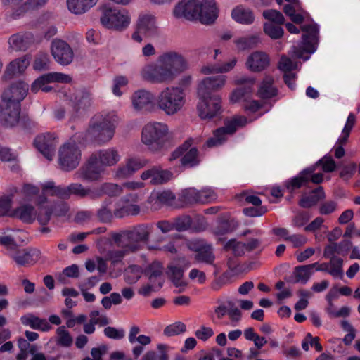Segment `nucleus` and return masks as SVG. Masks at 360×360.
<instances>
[{
	"instance_id": "16",
	"label": "nucleus",
	"mask_w": 360,
	"mask_h": 360,
	"mask_svg": "<svg viewBox=\"0 0 360 360\" xmlns=\"http://www.w3.org/2000/svg\"><path fill=\"white\" fill-rule=\"evenodd\" d=\"M20 105L8 101L0 103V122L5 127H13L20 120Z\"/></svg>"
},
{
	"instance_id": "20",
	"label": "nucleus",
	"mask_w": 360,
	"mask_h": 360,
	"mask_svg": "<svg viewBox=\"0 0 360 360\" xmlns=\"http://www.w3.org/2000/svg\"><path fill=\"white\" fill-rule=\"evenodd\" d=\"M28 88V84L23 82L13 83L4 90L1 96V101L20 105V102L27 96Z\"/></svg>"
},
{
	"instance_id": "61",
	"label": "nucleus",
	"mask_w": 360,
	"mask_h": 360,
	"mask_svg": "<svg viewBox=\"0 0 360 360\" xmlns=\"http://www.w3.org/2000/svg\"><path fill=\"white\" fill-rule=\"evenodd\" d=\"M120 250H114L109 251L108 253V259L112 263L115 264L120 262L124 256L128 254L132 253L128 250L127 247H120Z\"/></svg>"
},
{
	"instance_id": "60",
	"label": "nucleus",
	"mask_w": 360,
	"mask_h": 360,
	"mask_svg": "<svg viewBox=\"0 0 360 360\" xmlns=\"http://www.w3.org/2000/svg\"><path fill=\"white\" fill-rule=\"evenodd\" d=\"M186 331V325L182 322H175L173 324L167 326L164 329V334L166 336H174Z\"/></svg>"
},
{
	"instance_id": "47",
	"label": "nucleus",
	"mask_w": 360,
	"mask_h": 360,
	"mask_svg": "<svg viewBox=\"0 0 360 360\" xmlns=\"http://www.w3.org/2000/svg\"><path fill=\"white\" fill-rule=\"evenodd\" d=\"M314 271H311L307 265L297 266L294 269L295 283L305 284L309 280Z\"/></svg>"
},
{
	"instance_id": "30",
	"label": "nucleus",
	"mask_w": 360,
	"mask_h": 360,
	"mask_svg": "<svg viewBox=\"0 0 360 360\" xmlns=\"http://www.w3.org/2000/svg\"><path fill=\"white\" fill-rule=\"evenodd\" d=\"M326 198V193L322 186L312 190L307 195H303L299 200L298 205L302 208H311Z\"/></svg>"
},
{
	"instance_id": "18",
	"label": "nucleus",
	"mask_w": 360,
	"mask_h": 360,
	"mask_svg": "<svg viewBox=\"0 0 360 360\" xmlns=\"http://www.w3.org/2000/svg\"><path fill=\"white\" fill-rule=\"evenodd\" d=\"M35 41L34 36L30 32H21L11 35L8 39V49L11 51H25Z\"/></svg>"
},
{
	"instance_id": "55",
	"label": "nucleus",
	"mask_w": 360,
	"mask_h": 360,
	"mask_svg": "<svg viewBox=\"0 0 360 360\" xmlns=\"http://www.w3.org/2000/svg\"><path fill=\"white\" fill-rule=\"evenodd\" d=\"M217 198L216 193L210 188L198 190L199 203L205 204L214 201Z\"/></svg>"
},
{
	"instance_id": "46",
	"label": "nucleus",
	"mask_w": 360,
	"mask_h": 360,
	"mask_svg": "<svg viewBox=\"0 0 360 360\" xmlns=\"http://www.w3.org/2000/svg\"><path fill=\"white\" fill-rule=\"evenodd\" d=\"M181 162L186 167H193L200 162L198 150L196 148H192L187 151L181 159Z\"/></svg>"
},
{
	"instance_id": "40",
	"label": "nucleus",
	"mask_w": 360,
	"mask_h": 360,
	"mask_svg": "<svg viewBox=\"0 0 360 360\" xmlns=\"http://www.w3.org/2000/svg\"><path fill=\"white\" fill-rule=\"evenodd\" d=\"M70 197L71 195H76L79 198H84L90 197L92 199L101 197V194H96L89 188H85L82 184L79 183L70 184L69 186Z\"/></svg>"
},
{
	"instance_id": "38",
	"label": "nucleus",
	"mask_w": 360,
	"mask_h": 360,
	"mask_svg": "<svg viewBox=\"0 0 360 360\" xmlns=\"http://www.w3.org/2000/svg\"><path fill=\"white\" fill-rule=\"evenodd\" d=\"M255 79L250 77H243L239 80L240 84H248L247 86L239 87L234 90L231 96L230 100L232 103H236L240 101L245 96L250 94L252 91V86L255 83Z\"/></svg>"
},
{
	"instance_id": "49",
	"label": "nucleus",
	"mask_w": 360,
	"mask_h": 360,
	"mask_svg": "<svg viewBox=\"0 0 360 360\" xmlns=\"http://www.w3.org/2000/svg\"><path fill=\"white\" fill-rule=\"evenodd\" d=\"M170 278L176 287H186L187 283L182 280L184 270L179 267L173 265L168 266Z\"/></svg>"
},
{
	"instance_id": "51",
	"label": "nucleus",
	"mask_w": 360,
	"mask_h": 360,
	"mask_svg": "<svg viewBox=\"0 0 360 360\" xmlns=\"http://www.w3.org/2000/svg\"><path fill=\"white\" fill-rule=\"evenodd\" d=\"M307 172L308 170L302 171L297 176L292 179L291 181L288 184L287 188L291 193L293 192L295 189L300 188L304 186H307L308 181L306 174H307Z\"/></svg>"
},
{
	"instance_id": "54",
	"label": "nucleus",
	"mask_w": 360,
	"mask_h": 360,
	"mask_svg": "<svg viewBox=\"0 0 360 360\" xmlns=\"http://www.w3.org/2000/svg\"><path fill=\"white\" fill-rule=\"evenodd\" d=\"M13 194L4 195L0 198V217L5 216L11 217V209L13 201Z\"/></svg>"
},
{
	"instance_id": "23",
	"label": "nucleus",
	"mask_w": 360,
	"mask_h": 360,
	"mask_svg": "<svg viewBox=\"0 0 360 360\" xmlns=\"http://www.w3.org/2000/svg\"><path fill=\"white\" fill-rule=\"evenodd\" d=\"M72 102L75 114L72 115L71 119H75L76 117L83 114L91 106V94L86 89L77 90L74 94Z\"/></svg>"
},
{
	"instance_id": "45",
	"label": "nucleus",
	"mask_w": 360,
	"mask_h": 360,
	"mask_svg": "<svg viewBox=\"0 0 360 360\" xmlns=\"http://www.w3.org/2000/svg\"><path fill=\"white\" fill-rule=\"evenodd\" d=\"M179 200L185 205L199 203L198 190L195 188H188L181 191L179 197Z\"/></svg>"
},
{
	"instance_id": "26",
	"label": "nucleus",
	"mask_w": 360,
	"mask_h": 360,
	"mask_svg": "<svg viewBox=\"0 0 360 360\" xmlns=\"http://www.w3.org/2000/svg\"><path fill=\"white\" fill-rule=\"evenodd\" d=\"M329 263H321L318 265L316 271H325L330 274L333 277H338L342 278L343 277V260L338 257H329Z\"/></svg>"
},
{
	"instance_id": "15",
	"label": "nucleus",
	"mask_w": 360,
	"mask_h": 360,
	"mask_svg": "<svg viewBox=\"0 0 360 360\" xmlns=\"http://www.w3.org/2000/svg\"><path fill=\"white\" fill-rule=\"evenodd\" d=\"M51 53L55 60L62 65L70 64L74 58L71 46L64 40L55 39L51 41Z\"/></svg>"
},
{
	"instance_id": "1",
	"label": "nucleus",
	"mask_w": 360,
	"mask_h": 360,
	"mask_svg": "<svg viewBox=\"0 0 360 360\" xmlns=\"http://www.w3.org/2000/svg\"><path fill=\"white\" fill-rule=\"evenodd\" d=\"M187 68L188 63L181 54L169 51L160 55L156 63L145 65L140 75L151 84H169Z\"/></svg>"
},
{
	"instance_id": "22",
	"label": "nucleus",
	"mask_w": 360,
	"mask_h": 360,
	"mask_svg": "<svg viewBox=\"0 0 360 360\" xmlns=\"http://www.w3.org/2000/svg\"><path fill=\"white\" fill-rule=\"evenodd\" d=\"M172 176L173 174L169 170L164 169L160 165H155L143 172L141 179L144 181L150 179V183L153 185H160L172 179Z\"/></svg>"
},
{
	"instance_id": "63",
	"label": "nucleus",
	"mask_w": 360,
	"mask_h": 360,
	"mask_svg": "<svg viewBox=\"0 0 360 360\" xmlns=\"http://www.w3.org/2000/svg\"><path fill=\"white\" fill-rule=\"evenodd\" d=\"M191 223L192 220L189 216H182L175 219L173 222L174 229L178 231H184L190 228Z\"/></svg>"
},
{
	"instance_id": "21",
	"label": "nucleus",
	"mask_w": 360,
	"mask_h": 360,
	"mask_svg": "<svg viewBox=\"0 0 360 360\" xmlns=\"http://www.w3.org/2000/svg\"><path fill=\"white\" fill-rule=\"evenodd\" d=\"M35 147L49 160L55 155L56 141L54 134L47 133L37 136L34 141Z\"/></svg>"
},
{
	"instance_id": "39",
	"label": "nucleus",
	"mask_w": 360,
	"mask_h": 360,
	"mask_svg": "<svg viewBox=\"0 0 360 360\" xmlns=\"http://www.w3.org/2000/svg\"><path fill=\"white\" fill-rule=\"evenodd\" d=\"M274 80L271 76H266L258 90V95L263 99L271 98L277 95L278 91L274 86Z\"/></svg>"
},
{
	"instance_id": "37",
	"label": "nucleus",
	"mask_w": 360,
	"mask_h": 360,
	"mask_svg": "<svg viewBox=\"0 0 360 360\" xmlns=\"http://www.w3.org/2000/svg\"><path fill=\"white\" fill-rule=\"evenodd\" d=\"M283 10L293 22L301 24L304 21L305 11L302 8L300 2L287 4L283 6Z\"/></svg>"
},
{
	"instance_id": "57",
	"label": "nucleus",
	"mask_w": 360,
	"mask_h": 360,
	"mask_svg": "<svg viewBox=\"0 0 360 360\" xmlns=\"http://www.w3.org/2000/svg\"><path fill=\"white\" fill-rule=\"evenodd\" d=\"M224 248L227 250H231L237 257L242 256L246 251L244 243L238 242L236 240H229Z\"/></svg>"
},
{
	"instance_id": "50",
	"label": "nucleus",
	"mask_w": 360,
	"mask_h": 360,
	"mask_svg": "<svg viewBox=\"0 0 360 360\" xmlns=\"http://www.w3.org/2000/svg\"><path fill=\"white\" fill-rule=\"evenodd\" d=\"M47 74L43 75L37 78L31 85V91L37 93L39 90L44 92H49L52 90V87L49 85V83L53 82L52 80H48L46 77Z\"/></svg>"
},
{
	"instance_id": "32",
	"label": "nucleus",
	"mask_w": 360,
	"mask_h": 360,
	"mask_svg": "<svg viewBox=\"0 0 360 360\" xmlns=\"http://www.w3.org/2000/svg\"><path fill=\"white\" fill-rule=\"evenodd\" d=\"M231 17L236 22L243 25H250L255 20L252 11L243 5H238L233 8Z\"/></svg>"
},
{
	"instance_id": "28",
	"label": "nucleus",
	"mask_w": 360,
	"mask_h": 360,
	"mask_svg": "<svg viewBox=\"0 0 360 360\" xmlns=\"http://www.w3.org/2000/svg\"><path fill=\"white\" fill-rule=\"evenodd\" d=\"M154 96L148 91L141 89L134 93L132 96L133 106L136 110H146L151 106Z\"/></svg>"
},
{
	"instance_id": "24",
	"label": "nucleus",
	"mask_w": 360,
	"mask_h": 360,
	"mask_svg": "<svg viewBox=\"0 0 360 360\" xmlns=\"http://www.w3.org/2000/svg\"><path fill=\"white\" fill-rule=\"evenodd\" d=\"M198 17L202 23L209 25L218 17V10L214 0L200 1Z\"/></svg>"
},
{
	"instance_id": "64",
	"label": "nucleus",
	"mask_w": 360,
	"mask_h": 360,
	"mask_svg": "<svg viewBox=\"0 0 360 360\" xmlns=\"http://www.w3.org/2000/svg\"><path fill=\"white\" fill-rule=\"evenodd\" d=\"M163 267L159 262H153L148 269L149 280L154 282L155 279L160 278L162 274Z\"/></svg>"
},
{
	"instance_id": "27",
	"label": "nucleus",
	"mask_w": 360,
	"mask_h": 360,
	"mask_svg": "<svg viewBox=\"0 0 360 360\" xmlns=\"http://www.w3.org/2000/svg\"><path fill=\"white\" fill-rule=\"evenodd\" d=\"M147 164L148 160L145 159L137 158L129 159L124 166L118 168L117 176L120 178L128 177Z\"/></svg>"
},
{
	"instance_id": "19",
	"label": "nucleus",
	"mask_w": 360,
	"mask_h": 360,
	"mask_svg": "<svg viewBox=\"0 0 360 360\" xmlns=\"http://www.w3.org/2000/svg\"><path fill=\"white\" fill-rule=\"evenodd\" d=\"M200 6V0H182L175 6L173 13L176 18L192 20L198 17Z\"/></svg>"
},
{
	"instance_id": "3",
	"label": "nucleus",
	"mask_w": 360,
	"mask_h": 360,
	"mask_svg": "<svg viewBox=\"0 0 360 360\" xmlns=\"http://www.w3.org/2000/svg\"><path fill=\"white\" fill-rule=\"evenodd\" d=\"M153 231V224H141L115 233L112 239L117 247H127L129 251L135 253L142 250L143 245L148 243Z\"/></svg>"
},
{
	"instance_id": "7",
	"label": "nucleus",
	"mask_w": 360,
	"mask_h": 360,
	"mask_svg": "<svg viewBox=\"0 0 360 360\" xmlns=\"http://www.w3.org/2000/svg\"><path fill=\"white\" fill-rule=\"evenodd\" d=\"M248 122L245 117L239 116L224 122V126L214 131L213 137L208 139L205 144L208 148L221 145L227 136L233 134L238 127L245 126Z\"/></svg>"
},
{
	"instance_id": "11",
	"label": "nucleus",
	"mask_w": 360,
	"mask_h": 360,
	"mask_svg": "<svg viewBox=\"0 0 360 360\" xmlns=\"http://www.w3.org/2000/svg\"><path fill=\"white\" fill-rule=\"evenodd\" d=\"M159 30L156 18L150 14L141 15L139 17L136 31L132 34V39L136 42H141V34L147 37L158 35Z\"/></svg>"
},
{
	"instance_id": "14",
	"label": "nucleus",
	"mask_w": 360,
	"mask_h": 360,
	"mask_svg": "<svg viewBox=\"0 0 360 360\" xmlns=\"http://www.w3.org/2000/svg\"><path fill=\"white\" fill-rule=\"evenodd\" d=\"M198 104L199 116L202 119H212L219 116L221 112V98L220 96H214L211 98H200Z\"/></svg>"
},
{
	"instance_id": "33",
	"label": "nucleus",
	"mask_w": 360,
	"mask_h": 360,
	"mask_svg": "<svg viewBox=\"0 0 360 360\" xmlns=\"http://www.w3.org/2000/svg\"><path fill=\"white\" fill-rule=\"evenodd\" d=\"M11 217L18 218L23 223L30 224L35 221L37 212L33 206L22 205L12 212Z\"/></svg>"
},
{
	"instance_id": "36",
	"label": "nucleus",
	"mask_w": 360,
	"mask_h": 360,
	"mask_svg": "<svg viewBox=\"0 0 360 360\" xmlns=\"http://www.w3.org/2000/svg\"><path fill=\"white\" fill-rule=\"evenodd\" d=\"M352 246V242L350 240H342L339 243H332L331 244L326 245L323 251V257L325 258H329L335 257V253L338 255H345L349 250Z\"/></svg>"
},
{
	"instance_id": "35",
	"label": "nucleus",
	"mask_w": 360,
	"mask_h": 360,
	"mask_svg": "<svg viewBox=\"0 0 360 360\" xmlns=\"http://www.w3.org/2000/svg\"><path fill=\"white\" fill-rule=\"evenodd\" d=\"M98 0H67L68 10L75 15H82L94 6Z\"/></svg>"
},
{
	"instance_id": "13",
	"label": "nucleus",
	"mask_w": 360,
	"mask_h": 360,
	"mask_svg": "<svg viewBox=\"0 0 360 360\" xmlns=\"http://www.w3.org/2000/svg\"><path fill=\"white\" fill-rule=\"evenodd\" d=\"M226 77L217 75L204 78L198 84L197 91L199 98H211L219 96L215 94L221 90L226 84Z\"/></svg>"
},
{
	"instance_id": "41",
	"label": "nucleus",
	"mask_w": 360,
	"mask_h": 360,
	"mask_svg": "<svg viewBox=\"0 0 360 360\" xmlns=\"http://www.w3.org/2000/svg\"><path fill=\"white\" fill-rule=\"evenodd\" d=\"M42 191L44 192L50 191V195L52 196H56L61 199H69L70 198V191L69 186H55L54 182L49 181L46 183L43 186Z\"/></svg>"
},
{
	"instance_id": "12",
	"label": "nucleus",
	"mask_w": 360,
	"mask_h": 360,
	"mask_svg": "<svg viewBox=\"0 0 360 360\" xmlns=\"http://www.w3.org/2000/svg\"><path fill=\"white\" fill-rule=\"evenodd\" d=\"M9 257L19 267H29L34 265L40 259L41 252L34 248H15L8 253Z\"/></svg>"
},
{
	"instance_id": "56",
	"label": "nucleus",
	"mask_w": 360,
	"mask_h": 360,
	"mask_svg": "<svg viewBox=\"0 0 360 360\" xmlns=\"http://www.w3.org/2000/svg\"><path fill=\"white\" fill-rule=\"evenodd\" d=\"M49 55L46 53H39L35 57L33 67L36 70H46L49 69Z\"/></svg>"
},
{
	"instance_id": "31",
	"label": "nucleus",
	"mask_w": 360,
	"mask_h": 360,
	"mask_svg": "<svg viewBox=\"0 0 360 360\" xmlns=\"http://www.w3.org/2000/svg\"><path fill=\"white\" fill-rule=\"evenodd\" d=\"M31 57L25 55L22 57L11 61L5 71V77H11L13 75L22 73L30 65Z\"/></svg>"
},
{
	"instance_id": "53",
	"label": "nucleus",
	"mask_w": 360,
	"mask_h": 360,
	"mask_svg": "<svg viewBox=\"0 0 360 360\" xmlns=\"http://www.w3.org/2000/svg\"><path fill=\"white\" fill-rule=\"evenodd\" d=\"M263 16L265 19L269 20L271 23L283 25L285 22L283 15L278 11L269 9L263 11Z\"/></svg>"
},
{
	"instance_id": "5",
	"label": "nucleus",
	"mask_w": 360,
	"mask_h": 360,
	"mask_svg": "<svg viewBox=\"0 0 360 360\" xmlns=\"http://www.w3.org/2000/svg\"><path fill=\"white\" fill-rule=\"evenodd\" d=\"M158 107L165 114L172 115L179 112L185 103V94L180 87H166L156 98Z\"/></svg>"
},
{
	"instance_id": "29",
	"label": "nucleus",
	"mask_w": 360,
	"mask_h": 360,
	"mask_svg": "<svg viewBox=\"0 0 360 360\" xmlns=\"http://www.w3.org/2000/svg\"><path fill=\"white\" fill-rule=\"evenodd\" d=\"M103 167H112L116 165L120 159L118 151L115 148L102 149L94 153Z\"/></svg>"
},
{
	"instance_id": "62",
	"label": "nucleus",
	"mask_w": 360,
	"mask_h": 360,
	"mask_svg": "<svg viewBox=\"0 0 360 360\" xmlns=\"http://www.w3.org/2000/svg\"><path fill=\"white\" fill-rule=\"evenodd\" d=\"M311 215L306 211H298L292 219V224L295 227H302L310 219Z\"/></svg>"
},
{
	"instance_id": "34",
	"label": "nucleus",
	"mask_w": 360,
	"mask_h": 360,
	"mask_svg": "<svg viewBox=\"0 0 360 360\" xmlns=\"http://www.w3.org/2000/svg\"><path fill=\"white\" fill-rule=\"evenodd\" d=\"M21 322L25 326H29L34 330H39L47 332L52 328L51 324L45 319H41L33 314L23 316L20 319Z\"/></svg>"
},
{
	"instance_id": "59",
	"label": "nucleus",
	"mask_w": 360,
	"mask_h": 360,
	"mask_svg": "<svg viewBox=\"0 0 360 360\" xmlns=\"http://www.w3.org/2000/svg\"><path fill=\"white\" fill-rule=\"evenodd\" d=\"M338 207V202L327 200L321 202L319 207V212L321 215H329L335 212Z\"/></svg>"
},
{
	"instance_id": "44",
	"label": "nucleus",
	"mask_w": 360,
	"mask_h": 360,
	"mask_svg": "<svg viewBox=\"0 0 360 360\" xmlns=\"http://www.w3.org/2000/svg\"><path fill=\"white\" fill-rule=\"evenodd\" d=\"M96 194H101V197L105 194L110 197L118 196L122 193V187L118 184L112 183H104L101 185Z\"/></svg>"
},
{
	"instance_id": "9",
	"label": "nucleus",
	"mask_w": 360,
	"mask_h": 360,
	"mask_svg": "<svg viewBox=\"0 0 360 360\" xmlns=\"http://www.w3.org/2000/svg\"><path fill=\"white\" fill-rule=\"evenodd\" d=\"M105 172V168L93 153L75 175L84 181H97L101 179Z\"/></svg>"
},
{
	"instance_id": "6",
	"label": "nucleus",
	"mask_w": 360,
	"mask_h": 360,
	"mask_svg": "<svg viewBox=\"0 0 360 360\" xmlns=\"http://www.w3.org/2000/svg\"><path fill=\"white\" fill-rule=\"evenodd\" d=\"M81 158V150L75 142L65 143L58 150V164L65 172L77 168Z\"/></svg>"
},
{
	"instance_id": "48",
	"label": "nucleus",
	"mask_w": 360,
	"mask_h": 360,
	"mask_svg": "<svg viewBox=\"0 0 360 360\" xmlns=\"http://www.w3.org/2000/svg\"><path fill=\"white\" fill-rule=\"evenodd\" d=\"M56 334V343L58 345L63 347H70L72 345V338L64 326H60L57 328Z\"/></svg>"
},
{
	"instance_id": "42",
	"label": "nucleus",
	"mask_w": 360,
	"mask_h": 360,
	"mask_svg": "<svg viewBox=\"0 0 360 360\" xmlns=\"http://www.w3.org/2000/svg\"><path fill=\"white\" fill-rule=\"evenodd\" d=\"M234 42L238 49L244 51L255 48L260 42V39L258 35H250L240 37L235 40Z\"/></svg>"
},
{
	"instance_id": "10",
	"label": "nucleus",
	"mask_w": 360,
	"mask_h": 360,
	"mask_svg": "<svg viewBox=\"0 0 360 360\" xmlns=\"http://www.w3.org/2000/svg\"><path fill=\"white\" fill-rule=\"evenodd\" d=\"M301 30L304 32L302 35L303 47H295L294 54L297 58L307 60L309 57H304V54L312 53L315 51V45L318 40V27L315 24H309L302 25Z\"/></svg>"
},
{
	"instance_id": "25",
	"label": "nucleus",
	"mask_w": 360,
	"mask_h": 360,
	"mask_svg": "<svg viewBox=\"0 0 360 360\" xmlns=\"http://www.w3.org/2000/svg\"><path fill=\"white\" fill-rule=\"evenodd\" d=\"M245 65L251 72H259L269 65V58L264 52L255 51L248 57Z\"/></svg>"
},
{
	"instance_id": "2",
	"label": "nucleus",
	"mask_w": 360,
	"mask_h": 360,
	"mask_svg": "<svg viewBox=\"0 0 360 360\" xmlns=\"http://www.w3.org/2000/svg\"><path fill=\"white\" fill-rule=\"evenodd\" d=\"M117 116L112 113H98L89 120L85 131L86 140L99 146L109 142L114 136Z\"/></svg>"
},
{
	"instance_id": "8",
	"label": "nucleus",
	"mask_w": 360,
	"mask_h": 360,
	"mask_svg": "<svg viewBox=\"0 0 360 360\" xmlns=\"http://www.w3.org/2000/svg\"><path fill=\"white\" fill-rule=\"evenodd\" d=\"M100 21L107 28L122 30L129 25L130 18L125 9L120 10L105 6L102 9Z\"/></svg>"
},
{
	"instance_id": "17",
	"label": "nucleus",
	"mask_w": 360,
	"mask_h": 360,
	"mask_svg": "<svg viewBox=\"0 0 360 360\" xmlns=\"http://www.w3.org/2000/svg\"><path fill=\"white\" fill-rule=\"evenodd\" d=\"M190 249L195 252V261L209 265H214L215 255L213 247L204 240H195L191 243Z\"/></svg>"
},
{
	"instance_id": "52",
	"label": "nucleus",
	"mask_w": 360,
	"mask_h": 360,
	"mask_svg": "<svg viewBox=\"0 0 360 360\" xmlns=\"http://www.w3.org/2000/svg\"><path fill=\"white\" fill-rule=\"evenodd\" d=\"M281 25H275L271 22H266L264 25V32L271 39H278L283 37L284 31L280 26Z\"/></svg>"
},
{
	"instance_id": "58",
	"label": "nucleus",
	"mask_w": 360,
	"mask_h": 360,
	"mask_svg": "<svg viewBox=\"0 0 360 360\" xmlns=\"http://www.w3.org/2000/svg\"><path fill=\"white\" fill-rule=\"evenodd\" d=\"M108 204L104 203L97 211L96 216L103 223H110L113 219V212L108 207Z\"/></svg>"
},
{
	"instance_id": "4",
	"label": "nucleus",
	"mask_w": 360,
	"mask_h": 360,
	"mask_svg": "<svg viewBox=\"0 0 360 360\" xmlns=\"http://www.w3.org/2000/svg\"><path fill=\"white\" fill-rule=\"evenodd\" d=\"M168 127L162 122H150L142 129L141 140L149 150L158 152L166 147Z\"/></svg>"
},
{
	"instance_id": "43",
	"label": "nucleus",
	"mask_w": 360,
	"mask_h": 360,
	"mask_svg": "<svg viewBox=\"0 0 360 360\" xmlns=\"http://www.w3.org/2000/svg\"><path fill=\"white\" fill-rule=\"evenodd\" d=\"M143 273L142 268L136 264L129 266L124 271V281L129 284L136 283L141 277Z\"/></svg>"
}]
</instances>
